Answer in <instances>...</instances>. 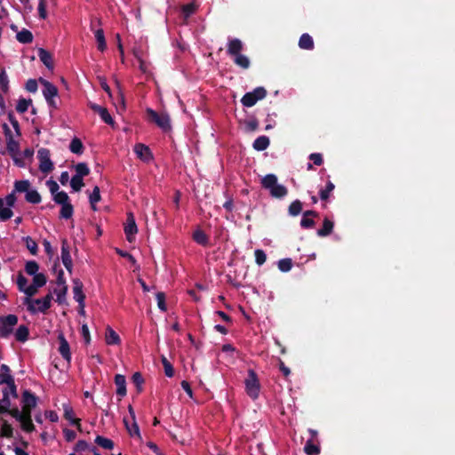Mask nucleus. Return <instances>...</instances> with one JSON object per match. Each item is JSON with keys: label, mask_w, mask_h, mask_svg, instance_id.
<instances>
[{"label": "nucleus", "mask_w": 455, "mask_h": 455, "mask_svg": "<svg viewBox=\"0 0 455 455\" xmlns=\"http://www.w3.org/2000/svg\"><path fill=\"white\" fill-rule=\"evenodd\" d=\"M6 149L10 156L20 154V143L14 138L6 140Z\"/></svg>", "instance_id": "29"}, {"label": "nucleus", "mask_w": 455, "mask_h": 455, "mask_svg": "<svg viewBox=\"0 0 455 455\" xmlns=\"http://www.w3.org/2000/svg\"><path fill=\"white\" fill-rule=\"evenodd\" d=\"M193 239L196 243L202 246L209 245V237L202 229H196L193 234Z\"/></svg>", "instance_id": "25"}, {"label": "nucleus", "mask_w": 455, "mask_h": 455, "mask_svg": "<svg viewBox=\"0 0 455 455\" xmlns=\"http://www.w3.org/2000/svg\"><path fill=\"white\" fill-rule=\"evenodd\" d=\"M39 269V265L35 260H30L26 263L25 266V271L29 275H35L37 274V271Z\"/></svg>", "instance_id": "52"}, {"label": "nucleus", "mask_w": 455, "mask_h": 455, "mask_svg": "<svg viewBox=\"0 0 455 455\" xmlns=\"http://www.w3.org/2000/svg\"><path fill=\"white\" fill-rule=\"evenodd\" d=\"M250 92L252 93V96L256 99L257 101L263 100L267 94V90L261 86L255 88L252 92Z\"/></svg>", "instance_id": "58"}, {"label": "nucleus", "mask_w": 455, "mask_h": 455, "mask_svg": "<svg viewBox=\"0 0 455 455\" xmlns=\"http://www.w3.org/2000/svg\"><path fill=\"white\" fill-rule=\"evenodd\" d=\"M243 106L251 108L257 103L256 99L252 96V93L246 92L241 99Z\"/></svg>", "instance_id": "54"}, {"label": "nucleus", "mask_w": 455, "mask_h": 455, "mask_svg": "<svg viewBox=\"0 0 455 455\" xmlns=\"http://www.w3.org/2000/svg\"><path fill=\"white\" fill-rule=\"evenodd\" d=\"M117 111H124L125 110V98L122 91L119 89L118 95H117V105H116Z\"/></svg>", "instance_id": "63"}, {"label": "nucleus", "mask_w": 455, "mask_h": 455, "mask_svg": "<svg viewBox=\"0 0 455 455\" xmlns=\"http://www.w3.org/2000/svg\"><path fill=\"white\" fill-rule=\"evenodd\" d=\"M61 260L66 269L71 273L73 262L70 255V246L66 238L61 240Z\"/></svg>", "instance_id": "7"}, {"label": "nucleus", "mask_w": 455, "mask_h": 455, "mask_svg": "<svg viewBox=\"0 0 455 455\" xmlns=\"http://www.w3.org/2000/svg\"><path fill=\"white\" fill-rule=\"evenodd\" d=\"M134 153L140 159L143 160L144 162H149L153 159V155L150 148L142 143L135 144Z\"/></svg>", "instance_id": "11"}, {"label": "nucleus", "mask_w": 455, "mask_h": 455, "mask_svg": "<svg viewBox=\"0 0 455 455\" xmlns=\"http://www.w3.org/2000/svg\"><path fill=\"white\" fill-rule=\"evenodd\" d=\"M31 104H32V100L31 99L27 100V99H24V98H20L18 100V103H17V106H16V110H17L18 113L23 114L26 111H28V107Z\"/></svg>", "instance_id": "43"}, {"label": "nucleus", "mask_w": 455, "mask_h": 455, "mask_svg": "<svg viewBox=\"0 0 455 455\" xmlns=\"http://www.w3.org/2000/svg\"><path fill=\"white\" fill-rule=\"evenodd\" d=\"M8 119H9L11 124L12 125L16 134L18 136H20L21 132H20V124H19L18 120L16 119V117L14 116L12 112L8 113Z\"/></svg>", "instance_id": "62"}, {"label": "nucleus", "mask_w": 455, "mask_h": 455, "mask_svg": "<svg viewBox=\"0 0 455 455\" xmlns=\"http://www.w3.org/2000/svg\"><path fill=\"white\" fill-rule=\"evenodd\" d=\"M84 284L79 279L73 280V293L74 299L78 302V304H82L83 301L85 300V294L83 291Z\"/></svg>", "instance_id": "15"}, {"label": "nucleus", "mask_w": 455, "mask_h": 455, "mask_svg": "<svg viewBox=\"0 0 455 455\" xmlns=\"http://www.w3.org/2000/svg\"><path fill=\"white\" fill-rule=\"evenodd\" d=\"M162 363L164 369L165 375L169 378H172L174 375V369L172 363L164 356L162 357Z\"/></svg>", "instance_id": "57"}, {"label": "nucleus", "mask_w": 455, "mask_h": 455, "mask_svg": "<svg viewBox=\"0 0 455 455\" xmlns=\"http://www.w3.org/2000/svg\"><path fill=\"white\" fill-rule=\"evenodd\" d=\"M234 62L235 65L241 67L243 69L249 68V67L251 65L249 58L241 53L234 56Z\"/></svg>", "instance_id": "37"}, {"label": "nucleus", "mask_w": 455, "mask_h": 455, "mask_svg": "<svg viewBox=\"0 0 455 455\" xmlns=\"http://www.w3.org/2000/svg\"><path fill=\"white\" fill-rule=\"evenodd\" d=\"M94 35H95V38H96L97 44H98L97 45L98 50L100 52H104L107 48V44H106L103 29L99 28V29L95 30Z\"/></svg>", "instance_id": "30"}, {"label": "nucleus", "mask_w": 455, "mask_h": 455, "mask_svg": "<svg viewBox=\"0 0 455 455\" xmlns=\"http://www.w3.org/2000/svg\"><path fill=\"white\" fill-rule=\"evenodd\" d=\"M115 384L116 386V395L124 397L127 393L125 377L122 374H116L115 376Z\"/></svg>", "instance_id": "16"}, {"label": "nucleus", "mask_w": 455, "mask_h": 455, "mask_svg": "<svg viewBox=\"0 0 455 455\" xmlns=\"http://www.w3.org/2000/svg\"><path fill=\"white\" fill-rule=\"evenodd\" d=\"M289 214L291 216L299 215L302 211V203L299 200L293 201L289 206Z\"/></svg>", "instance_id": "47"}, {"label": "nucleus", "mask_w": 455, "mask_h": 455, "mask_svg": "<svg viewBox=\"0 0 455 455\" xmlns=\"http://www.w3.org/2000/svg\"><path fill=\"white\" fill-rule=\"evenodd\" d=\"M334 184L329 180L325 186V188L320 190V198L323 201L327 200L330 197V194L334 189Z\"/></svg>", "instance_id": "50"}, {"label": "nucleus", "mask_w": 455, "mask_h": 455, "mask_svg": "<svg viewBox=\"0 0 455 455\" xmlns=\"http://www.w3.org/2000/svg\"><path fill=\"white\" fill-rule=\"evenodd\" d=\"M292 265V260L290 258L282 259L278 261V268L281 272H289Z\"/></svg>", "instance_id": "49"}, {"label": "nucleus", "mask_w": 455, "mask_h": 455, "mask_svg": "<svg viewBox=\"0 0 455 455\" xmlns=\"http://www.w3.org/2000/svg\"><path fill=\"white\" fill-rule=\"evenodd\" d=\"M0 420L2 421L1 435L4 437H6V438L12 437L13 436V428L11 426V424H9L7 422V420H5L4 419H1Z\"/></svg>", "instance_id": "38"}, {"label": "nucleus", "mask_w": 455, "mask_h": 455, "mask_svg": "<svg viewBox=\"0 0 455 455\" xmlns=\"http://www.w3.org/2000/svg\"><path fill=\"white\" fill-rule=\"evenodd\" d=\"M299 46L304 50H313L315 44L312 36L307 33L302 34L299 40Z\"/></svg>", "instance_id": "21"}, {"label": "nucleus", "mask_w": 455, "mask_h": 455, "mask_svg": "<svg viewBox=\"0 0 455 455\" xmlns=\"http://www.w3.org/2000/svg\"><path fill=\"white\" fill-rule=\"evenodd\" d=\"M25 199L28 203L36 204L41 202L42 197L36 190L33 189L27 192L25 195Z\"/></svg>", "instance_id": "39"}, {"label": "nucleus", "mask_w": 455, "mask_h": 455, "mask_svg": "<svg viewBox=\"0 0 455 455\" xmlns=\"http://www.w3.org/2000/svg\"><path fill=\"white\" fill-rule=\"evenodd\" d=\"M64 418L68 420L72 425L76 426L78 431H82L81 419L74 417L73 408L67 403L63 404Z\"/></svg>", "instance_id": "14"}, {"label": "nucleus", "mask_w": 455, "mask_h": 455, "mask_svg": "<svg viewBox=\"0 0 455 455\" xmlns=\"http://www.w3.org/2000/svg\"><path fill=\"white\" fill-rule=\"evenodd\" d=\"M24 241L26 243L27 249L30 251L32 255H36L38 251V246L35 240H33L30 236L24 237Z\"/></svg>", "instance_id": "48"}, {"label": "nucleus", "mask_w": 455, "mask_h": 455, "mask_svg": "<svg viewBox=\"0 0 455 455\" xmlns=\"http://www.w3.org/2000/svg\"><path fill=\"white\" fill-rule=\"evenodd\" d=\"M255 261L259 266L263 265L267 260V255L263 250L257 249L254 251Z\"/></svg>", "instance_id": "60"}, {"label": "nucleus", "mask_w": 455, "mask_h": 455, "mask_svg": "<svg viewBox=\"0 0 455 455\" xmlns=\"http://www.w3.org/2000/svg\"><path fill=\"white\" fill-rule=\"evenodd\" d=\"M58 340H59V343H60V346H59V353L61 355V356L63 357V359H65L68 363H70L71 361V352H70V347H69V344L68 342V340L66 339L64 334L62 332H60L59 335H58Z\"/></svg>", "instance_id": "9"}, {"label": "nucleus", "mask_w": 455, "mask_h": 455, "mask_svg": "<svg viewBox=\"0 0 455 455\" xmlns=\"http://www.w3.org/2000/svg\"><path fill=\"white\" fill-rule=\"evenodd\" d=\"M22 403L26 407L35 408L37 403V397L30 390H24L22 393Z\"/></svg>", "instance_id": "18"}, {"label": "nucleus", "mask_w": 455, "mask_h": 455, "mask_svg": "<svg viewBox=\"0 0 455 455\" xmlns=\"http://www.w3.org/2000/svg\"><path fill=\"white\" fill-rule=\"evenodd\" d=\"M38 57H39L40 60L44 63V65L48 69L53 68L54 65H53L52 55L48 51H46L44 48H39L38 49Z\"/></svg>", "instance_id": "17"}, {"label": "nucleus", "mask_w": 455, "mask_h": 455, "mask_svg": "<svg viewBox=\"0 0 455 455\" xmlns=\"http://www.w3.org/2000/svg\"><path fill=\"white\" fill-rule=\"evenodd\" d=\"M30 182L28 180H16L14 182V193H26L29 190Z\"/></svg>", "instance_id": "35"}, {"label": "nucleus", "mask_w": 455, "mask_h": 455, "mask_svg": "<svg viewBox=\"0 0 455 455\" xmlns=\"http://www.w3.org/2000/svg\"><path fill=\"white\" fill-rule=\"evenodd\" d=\"M39 82L44 86L43 94L45 100L58 96V88L53 84L44 78H39Z\"/></svg>", "instance_id": "12"}, {"label": "nucleus", "mask_w": 455, "mask_h": 455, "mask_svg": "<svg viewBox=\"0 0 455 455\" xmlns=\"http://www.w3.org/2000/svg\"><path fill=\"white\" fill-rule=\"evenodd\" d=\"M94 442L99 446H100L106 450H112L115 445L114 442L111 439H108V438L101 436V435H97Z\"/></svg>", "instance_id": "33"}, {"label": "nucleus", "mask_w": 455, "mask_h": 455, "mask_svg": "<svg viewBox=\"0 0 455 455\" xmlns=\"http://www.w3.org/2000/svg\"><path fill=\"white\" fill-rule=\"evenodd\" d=\"M124 426H125V427H126V429L129 432L131 436L137 435L138 437H140V428H139V426H138V424L136 422V419H134V421H132V424L130 427L127 419L124 418Z\"/></svg>", "instance_id": "44"}, {"label": "nucleus", "mask_w": 455, "mask_h": 455, "mask_svg": "<svg viewBox=\"0 0 455 455\" xmlns=\"http://www.w3.org/2000/svg\"><path fill=\"white\" fill-rule=\"evenodd\" d=\"M317 213L315 211L308 210L306 211L303 214V218L300 220V226L303 228H311L315 226V220L313 219L308 218L309 216L315 217Z\"/></svg>", "instance_id": "19"}, {"label": "nucleus", "mask_w": 455, "mask_h": 455, "mask_svg": "<svg viewBox=\"0 0 455 455\" xmlns=\"http://www.w3.org/2000/svg\"><path fill=\"white\" fill-rule=\"evenodd\" d=\"M0 86L4 92H7L9 89V80L4 68L0 71Z\"/></svg>", "instance_id": "56"}, {"label": "nucleus", "mask_w": 455, "mask_h": 455, "mask_svg": "<svg viewBox=\"0 0 455 455\" xmlns=\"http://www.w3.org/2000/svg\"><path fill=\"white\" fill-rule=\"evenodd\" d=\"M156 297L159 309L163 312H166L167 307L165 303V294L162 291H159L156 293Z\"/></svg>", "instance_id": "59"}, {"label": "nucleus", "mask_w": 455, "mask_h": 455, "mask_svg": "<svg viewBox=\"0 0 455 455\" xmlns=\"http://www.w3.org/2000/svg\"><path fill=\"white\" fill-rule=\"evenodd\" d=\"M100 199L101 196L100 188L98 186H95L89 196L90 204L93 211L97 210L96 204L99 203Z\"/></svg>", "instance_id": "31"}, {"label": "nucleus", "mask_w": 455, "mask_h": 455, "mask_svg": "<svg viewBox=\"0 0 455 455\" xmlns=\"http://www.w3.org/2000/svg\"><path fill=\"white\" fill-rule=\"evenodd\" d=\"M243 48V44L240 39L232 38L228 40L227 52L229 56L234 57L240 54Z\"/></svg>", "instance_id": "13"}, {"label": "nucleus", "mask_w": 455, "mask_h": 455, "mask_svg": "<svg viewBox=\"0 0 455 455\" xmlns=\"http://www.w3.org/2000/svg\"><path fill=\"white\" fill-rule=\"evenodd\" d=\"M16 39L21 44H30L33 42L34 36L31 31L23 28L17 32Z\"/></svg>", "instance_id": "23"}, {"label": "nucleus", "mask_w": 455, "mask_h": 455, "mask_svg": "<svg viewBox=\"0 0 455 455\" xmlns=\"http://www.w3.org/2000/svg\"><path fill=\"white\" fill-rule=\"evenodd\" d=\"M13 215L12 211L10 207H4V200L0 198V220L2 221H6L12 218Z\"/></svg>", "instance_id": "40"}, {"label": "nucleus", "mask_w": 455, "mask_h": 455, "mask_svg": "<svg viewBox=\"0 0 455 455\" xmlns=\"http://www.w3.org/2000/svg\"><path fill=\"white\" fill-rule=\"evenodd\" d=\"M18 316L16 315H7L0 316V338L8 339L13 332L14 326L18 323Z\"/></svg>", "instance_id": "4"}, {"label": "nucleus", "mask_w": 455, "mask_h": 455, "mask_svg": "<svg viewBox=\"0 0 455 455\" xmlns=\"http://www.w3.org/2000/svg\"><path fill=\"white\" fill-rule=\"evenodd\" d=\"M146 113L148 121L156 124L163 132H168L172 130L171 118L168 114H159L150 108L146 109Z\"/></svg>", "instance_id": "3"}, {"label": "nucleus", "mask_w": 455, "mask_h": 455, "mask_svg": "<svg viewBox=\"0 0 455 455\" xmlns=\"http://www.w3.org/2000/svg\"><path fill=\"white\" fill-rule=\"evenodd\" d=\"M69 149L74 154L82 155L84 153V147L81 140L75 137L69 144Z\"/></svg>", "instance_id": "32"}, {"label": "nucleus", "mask_w": 455, "mask_h": 455, "mask_svg": "<svg viewBox=\"0 0 455 455\" xmlns=\"http://www.w3.org/2000/svg\"><path fill=\"white\" fill-rule=\"evenodd\" d=\"M271 196L275 198H283L288 194V189L283 185L275 184L270 190Z\"/></svg>", "instance_id": "28"}, {"label": "nucleus", "mask_w": 455, "mask_h": 455, "mask_svg": "<svg viewBox=\"0 0 455 455\" xmlns=\"http://www.w3.org/2000/svg\"><path fill=\"white\" fill-rule=\"evenodd\" d=\"M269 143H270V140H269L268 137L262 135V136L258 137L254 140L252 147L257 151H263L267 148V147L269 146Z\"/></svg>", "instance_id": "24"}, {"label": "nucleus", "mask_w": 455, "mask_h": 455, "mask_svg": "<svg viewBox=\"0 0 455 455\" xmlns=\"http://www.w3.org/2000/svg\"><path fill=\"white\" fill-rule=\"evenodd\" d=\"M75 169L76 172L75 175L81 178H84V176H87L90 173V169L85 163H78L75 166Z\"/></svg>", "instance_id": "46"}, {"label": "nucleus", "mask_w": 455, "mask_h": 455, "mask_svg": "<svg viewBox=\"0 0 455 455\" xmlns=\"http://www.w3.org/2000/svg\"><path fill=\"white\" fill-rule=\"evenodd\" d=\"M277 183V177L275 174H267L261 180V186L270 190Z\"/></svg>", "instance_id": "34"}, {"label": "nucleus", "mask_w": 455, "mask_h": 455, "mask_svg": "<svg viewBox=\"0 0 455 455\" xmlns=\"http://www.w3.org/2000/svg\"><path fill=\"white\" fill-rule=\"evenodd\" d=\"M89 107L92 111L99 114L105 124L111 125L112 127L115 125V121L106 108L96 103H90Z\"/></svg>", "instance_id": "8"}, {"label": "nucleus", "mask_w": 455, "mask_h": 455, "mask_svg": "<svg viewBox=\"0 0 455 455\" xmlns=\"http://www.w3.org/2000/svg\"><path fill=\"white\" fill-rule=\"evenodd\" d=\"M17 285L20 291L25 293L26 289H28V279L20 273L17 276Z\"/></svg>", "instance_id": "61"}, {"label": "nucleus", "mask_w": 455, "mask_h": 455, "mask_svg": "<svg viewBox=\"0 0 455 455\" xmlns=\"http://www.w3.org/2000/svg\"><path fill=\"white\" fill-rule=\"evenodd\" d=\"M38 14H39L40 19H42V20L46 19V17H47L46 0H39Z\"/></svg>", "instance_id": "64"}, {"label": "nucleus", "mask_w": 455, "mask_h": 455, "mask_svg": "<svg viewBox=\"0 0 455 455\" xmlns=\"http://www.w3.org/2000/svg\"><path fill=\"white\" fill-rule=\"evenodd\" d=\"M19 422L20 423L22 430L25 432L31 433L35 430V426L31 418L21 419Z\"/></svg>", "instance_id": "53"}, {"label": "nucleus", "mask_w": 455, "mask_h": 455, "mask_svg": "<svg viewBox=\"0 0 455 455\" xmlns=\"http://www.w3.org/2000/svg\"><path fill=\"white\" fill-rule=\"evenodd\" d=\"M70 186L74 191H80L82 188L84 186L83 178L74 175L71 178Z\"/></svg>", "instance_id": "51"}, {"label": "nucleus", "mask_w": 455, "mask_h": 455, "mask_svg": "<svg viewBox=\"0 0 455 455\" xmlns=\"http://www.w3.org/2000/svg\"><path fill=\"white\" fill-rule=\"evenodd\" d=\"M53 292L56 294V297H57L56 298V301L59 304L61 305V304L66 302V295H67V292H68V286L67 285H64L60 289H54Z\"/></svg>", "instance_id": "45"}, {"label": "nucleus", "mask_w": 455, "mask_h": 455, "mask_svg": "<svg viewBox=\"0 0 455 455\" xmlns=\"http://www.w3.org/2000/svg\"><path fill=\"white\" fill-rule=\"evenodd\" d=\"M138 228L132 213L127 216V223L124 227V233L127 240L132 243L134 240V235L137 234Z\"/></svg>", "instance_id": "10"}, {"label": "nucleus", "mask_w": 455, "mask_h": 455, "mask_svg": "<svg viewBox=\"0 0 455 455\" xmlns=\"http://www.w3.org/2000/svg\"><path fill=\"white\" fill-rule=\"evenodd\" d=\"M304 451L307 455H318L321 451L320 447L313 443L311 440L307 441L304 446Z\"/></svg>", "instance_id": "42"}, {"label": "nucleus", "mask_w": 455, "mask_h": 455, "mask_svg": "<svg viewBox=\"0 0 455 455\" xmlns=\"http://www.w3.org/2000/svg\"><path fill=\"white\" fill-rule=\"evenodd\" d=\"M334 223L328 218H324L322 228L317 230V235L321 237L327 236L331 234Z\"/></svg>", "instance_id": "20"}, {"label": "nucleus", "mask_w": 455, "mask_h": 455, "mask_svg": "<svg viewBox=\"0 0 455 455\" xmlns=\"http://www.w3.org/2000/svg\"><path fill=\"white\" fill-rule=\"evenodd\" d=\"M132 380L133 384L136 386L137 391L140 393L142 391V385L144 383V379L141 373L139 371L134 372L132 377Z\"/></svg>", "instance_id": "55"}, {"label": "nucleus", "mask_w": 455, "mask_h": 455, "mask_svg": "<svg viewBox=\"0 0 455 455\" xmlns=\"http://www.w3.org/2000/svg\"><path fill=\"white\" fill-rule=\"evenodd\" d=\"M29 338V330L26 325H20L15 331V339L19 342H26Z\"/></svg>", "instance_id": "26"}, {"label": "nucleus", "mask_w": 455, "mask_h": 455, "mask_svg": "<svg viewBox=\"0 0 455 455\" xmlns=\"http://www.w3.org/2000/svg\"><path fill=\"white\" fill-rule=\"evenodd\" d=\"M37 158L39 161V170L45 174L50 173L54 169V164L51 160V152L48 148H41L37 151Z\"/></svg>", "instance_id": "5"}, {"label": "nucleus", "mask_w": 455, "mask_h": 455, "mask_svg": "<svg viewBox=\"0 0 455 455\" xmlns=\"http://www.w3.org/2000/svg\"><path fill=\"white\" fill-rule=\"evenodd\" d=\"M105 339L108 345H118L121 342L119 335L110 326L107 327Z\"/></svg>", "instance_id": "22"}, {"label": "nucleus", "mask_w": 455, "mask_h": 455, "mask_svg": "<svg viewBox=\"0 0 455 455\" xmlns=\"http://www.w3.org/2000/svg\"><path fill=\"white\" fill-rule=\"evenodd\" d=\"M33 283L32 284L28 286V289L25 291V294L28 297H32L37 293V290L40 287H43L45 285L47 282L46 275L43 273H37L35 275H33Z\"/></svg>", "instance_id": "6"}, {"label": "nucleus", "mask_w": 455, "mask_h": 455, "mask_svg": "<svg viewBox=\"0 0 455 455\" xmlns=\"http://www.w3.org/2000/svg\"><path fill=\"white\" fill-rule=\"evenodd\" d=\"M245 392L252 400L259 398L261 385L256 371L252 369L248 370V374L244 379Z\"/></svg>", "instance_id": "1"}, {"label": "nucleus", "mask_w": 455, "mask_h": 455, "mask_svg": "<svg viewBox=\"0 0 455 455\" xmlns=\"http://www.w3.org/2000/svg\"><path fill=\"white\" fill-rule=\"evenodd\" d=\"M53 201L60 205L70 203L68 195L65 191H59L53 196Z\"/></svg>", "instance_id": "41"}, {"label": "nucleus", "mask_w": 455, "mask_h": 455, "mask_svg": "<svg viewBox=\"0 0 455 455\" xmlns=\"http://www.w3.org/2000/svg\"><path fill=\"white\" fill-rule=\"evenodd\" d=\"M11 407V400L9 397V391L7 388L3 390V397L0 400V414L5 413Z\"/></svg>", "instance_id": "27"}, {"label": "nucleus", "mask_w": 455, "mask_h": 455, "mask_svg": "<svg viewBox=\"0 0 455 455\" xmlns=\"http://www.w3.org/2000/svg\"><path fill=\"white\" fill-rule=\"evenodd\" d=\"M52 299V295L50 292L43 299H31L30 297H28L25 299V304L31 314H35L37 311L45 313L51 307Z\"/></svg>", "instance_id": "2"}, {"label": "nucleus", "mask_w": 455, "mask_h": 455, "mask_svg": "<svg viewBox=\"0 0 455 455\" xmlns=\"http://www.w3.org/2000/svg\"><path fill=\"white\" fill-rule=\"evenodd\" d=\"M74 207L71 203L62 204L60 212V218L68 220L73 216Z\"/></svg>", "instance_id": "36"}]
</instances>
